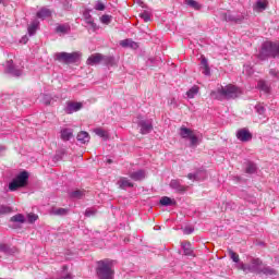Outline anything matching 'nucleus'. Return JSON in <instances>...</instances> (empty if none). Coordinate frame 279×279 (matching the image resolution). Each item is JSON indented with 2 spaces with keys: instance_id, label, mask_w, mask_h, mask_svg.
<instances>
[{
  "instance_id": "nucleus-55",
  "label": "nucleus",
  "mask_w": 279,
  "mask_h": 279,
  "mask_svg": "<svg viewBox=\"0 0 279 279\" xmlns=\"http://www.w3.org/2000/svg\"><path fill=\"white\" fill-rule=\"evenodd\" d=\"M27 38L26 37H23L21 43H26Z\"/></svg>"
},
{
  "instance_id": "nucleus-49",
  "label": "nucleus",
  "mask_w": 279,
  "mask_h": 279,
  "mask_svg": "<svg viewBox=\"0 0 279 279\" xmlns=\"http://www.w3.org/2000/svg\"><path fill=\"white\" fill-rule=\"evenodd\" d=\"M38 220V215L36 214H28L27 215V221L28 223H34Z\"/></svg>"
},
{
  "instance_id": "nucleus-36",
  "label": "nucleus",
  "mask_w": 279,
  "mask_h": 279,
  "mask_svg": "<svg viewBox=\"0 0 279 279\" xmlns=\"http://www.w3.org/2000/svg\"><path fill=\"white\" fill-rule=\"evenodd\" d=\"M257 88L266 94H268L270 90L269 84H267L265 81H258Z\"/></svg>"
},
{
  "instance_id": "nucleus-41",
  "label": "nucleus",
  "mask_w": 279,
  "mask_h": 279,
  "mask_svg": "<svg viewBox=\"0 0 279 279\" xmlns=\"http://www.w3.org/2000/svg\"><path fill=\"white\" fill-rule=\"evenodd\" d=\"M52 101L53 97H51V95L43 94V104H45V106H51Z\"/></svg>"
},
{
  "instance_id": "nucleus-43",
  "label": "nucleus",
  "mask_w": 279,
  "mask_h": 279,
  "mask_svg": "<svg viewBox=\"0 0 279 279\" xmlns=\"http://www.w3.org/2000/svg\"><path fill=\"white\" fill-rule=\"evenodd\" d=\"M62 278L61 279H73V275L71 274H66V271H69V266L64 265L62 267Z\"/></svg>"
},
{
  "instance_id": "nucleus-3",
  "label": "nucleus",
  "mask_w": 279,
  "mask_h": 279,
  "mask_svg": "<svg viewBox=\"0 0 279 279\" xmlns=\"http://www.w3.org/2000/svg\"><path fill=\"white\" fill-rule=\"evenodd\" d=\"M258 60H268V58H279V41H265L262 44Z\"/></svg>"
},
{
  "instance_id": "nucleus-57",
  "label": "nucleus",
  "mask_w": 279,
  "mask_h": 279,
  "mask_svg": "<svg viewBox=\"0 0 279 279\" xmlns=\"http://www.w3.org/2000/svg\"><path fill=\"white\" fill-rule=\"evenodd\" d=\"M173 101H175V99H172V100H171V104H173Z\"/></svg>"
},
{
  "instance_id": "nucleus-13",
  "label": "nucleus",
  "mask_w": 279,
  "mask_h": 279,
  "mask_svg": "<svg viewBox=\"0 0 279 279\" xmlns=\"http://www.w3.org/2000/svg\"><path fill=\"white\" fill-rule=\"evenodd\" d=\"M236 138L242 143H247L252 141V133L247 129H241L236 132Z\"/></svg>"
},
{
  "instance_id": "nucleus-27",
  "label": "nucleus",
  "mask_w": 279,
  "mask_h": 279,
  "mask_svg": "<svg viewBox=\"0 0 279 279\" xmlns=\"http://www.w3.org/2000/svg\"><path fill=\"white\" fill-rule=\"evenodd\" d=\"M61 140L64 142L69 141L70 138H73V129H62L60 131Z\"/></svg>"
},
{
  "instance_id": "nucleus-24",
  "label": "nucleus",
  "mask_w": 279,
  "mask_h": 279,
  "mask_svg": "<svg viewBox=\"0 0 279 279\" xmlns=\"http://www.w3.org/2000/svg\"><path fill=\"white\" fill-rule=\"evenodd\" d=\"M37 19H40L41 21H45V19H49L51 16V10L48 8H41L37 14Z\"/></svg>"
},
{
  "instance_id": "nucleus-30",
  "label": "nucleus",
  "mask_w": 279,
  "mask_h": 279,
  "mask_svg": "<svg viewBox=\"0 0 279 279\" xmlns=\"http://www.w3.org/2000/svg\"><path fill=\"white\" fill-rule=\"evenodd\" d=\"M71 32V27L66 24H61L56 27L57 34H69Z\"/></svg>"
},
{
  "instance_id": "nucleus-9",
  "label": "nucleus",
  "mask_w": 279,
  "mask_h": 279,
  "mask_svg": "<svg viewBox=\"0 0 279 279\" xmlns=\"http://www.w3.org/2000/svg\"><path fill=\"white\" fill-rule=\"evenodd\" d=\"M137 125L140 128L141 134H149L151 130H154V124L151 123V120H141Z\"/></svg>"
},
{
  "instance_id": "nucleus-5",
  "label": "nucleus",
  "mask_w": 279,
  "mask_h": 279,
  "mask_svg": "<svg viewBox=\"0 0 279 279\" xmlns=\"http://www.w3.org/2000/svg\"><path fill=\"white\" fill-rule=\"evenodd\" d=\"M263 260L260 258H252L250 264H239V269L244 274H260Z\"/></svg>"
},
{
  "instance_id": "nucleus-37",
  "label": "nucleus",
  "mask_w": 279,
  "mask_h": 279,
  "mask_svg": "<svg viewBox=\"0 0 279 279\" xmlns=\"http://www.w3.org/2000/svg\"><path fill=\"white\" fill-rule=\"evenodd\" d=\"M38 25H40L38 21L35 20L32 22V24L28 26L29 36H34V34H36V29H38Z\"/></svg>"
},
{
  "instance_id": "nucleus-4",
  "label": "nucleus",
  "mask_w": 279,
  "mask_h": 279,
  "mask_svg": "<svg viewBox=\"0 0 279 279\" xmlns=\"http://www.w3.org/2000/svg\"><path fill=\"white\" fill-rule=\"evenodd\" d=\"M29 182V172L26 170L20 172L10 183L9 190L17 191L19 189L25 187V185Z\"/></svg>"
},
{
  "instance_id": "nucleus-21",
  "label": "nucleus",
  "mask_w": 279,
  "mask_h": 279,
  "mask_svg": "<svg viewBox=\"0 0 279 279\" xmlns=\"http://www.w3.org/2000/svg\"><path fill=\"white\" fill-rule=\"evenodd\" d=\"M119 189H122L125 191V189H132L134 186V183L130 182V180L125 177L120 178L118 181Z\"/></svg>"
},
{
  "instance_id": "nucleus-32",
  "label": "nucleus",
  "mask_w": 279,
  "mask_h": 279,
  "mask_svg": "<svg viewBox=\"0 0 279 279\" xmlns=\"http://www.w3.org/2000/svg\"><path fill=\"white\" fill-rule=\"evenodd\" d=\"M84 195H85V191H82V190H75L70 193V197L72 199H82Z\"/></svg>"
},
{
  "instance_id": "nucleus-2",
  "label": "nucleus",
  "mask_w": 279,
  "mask_h": 279,
  "mask_svg": "<svg viewBox=\"0 0 279 279\" xmlns=\"http://www.w3.org/2000/svg\"><path fill=\"white\" fill-rule=\"evenodd\" d=\"M96 274L99 279H114V260L105 258L96 264Z\"/></svg>"
},
{
  "instance_id": "nucleus-42",
  "label": "nucleus",
  "mask_w": 279,
  "mask_h": 279,
  "mask_svg": "<svg viewBox=\"0 0 279 279\" xmlns=\"http://www.w3.org/2000/svg\"><path fill=\"white\" fill-rule=\"evenodd\" d=\"M64 156H66V149L61 148L54 155V160H62V158H64Z\"/></svg>"
},
{
  "instance_id": "nucleus-53",
  "label": "nucleus",
  "mask_w": 279,
  "mask_h": 279,
  "mask_svg": "<svg viewBox=\"0 0 279 279\" xmlns=\"http://www.w3.org/2000/svg\"><path fill=\"white\" fill-rule=\"evenodd\" d=\"M193 232H194V229L191 228V227H186V228L184 229V234H193Z\"/></svg>"
},
{
  "instance_id": "nucleus-25",
  "label": "nucleus",
  "mask_w": 279,
  "mask_h": 279,
  "mask_svg": "<svg viewBox=\"0 0 279 279\" xmlns=\"http://www.w3.org/2000/svg\"><path fill=\"white\" fill-rule=\"evenodd\" d=\"M229 256L233 263H235L236 269H239V265H244L243 262H241V258H239V254H236L232 248L228 250Z\"/></svg>"
},
{
  "instance_id": "nucleus-45",
  "label": "nucleus",
  "mask_w": 279,
  "mask_h": 279,
  "mask_svg": "<svg viewBox=\"0 0 279 279\" xmlns=\"http://www.w3.org/2000/svg\"><path fill=\"white\" fill-rule=\"evenodd\" d=\"M140 16L143 19L145 23H149V21H151V15L147 11L141 13Z\"/></svg>"
},
{
  "instance_id": "nucleus-20",
  "label": "nucleus",
  "mask_w": 279,
  "mask_h": 279,
  "mask_svg": "<svg viewBox=\"0 0 279 279\" xmlns=\"http://www.w3.org/2000/svg\"><path fill=\"white\" fill-rule=\"evenodd\" d=\"M120 47L124 49H138V44L132 39H123L120 41Z\"/></svg>"
},
{
  "instance_id": "nucleus-35",
  "label": "nucleus",
  "mask_w": 279,
  "mask_h": 279,
  "mask_svg": "<svg viewBox=\"0 0 279 279\" xmlns=\"http://www.w3.org/2000/svg\"><path fill=\"white\" fill-rule=\"evenodd\" d=\"M10 221L12 223H25V216H23V214H16L15 216L11 217Z\"/></svg>"
},
{
  "instance_id": "nucleus-46",
  "label": "nucleus",
  "mask_w": 279,
  "mask_h": 279,
  "mask_svg": "<svg viewBox=\"0 0 279 279\" xmlns=\"http://www.w3.org/2000/svg\"><path fill=\"white\" fill-rule=\"evenodd\" d=\"M9 213H12V208L10 206H0V215H9Z\"/></svg>"
},
{
  "instance_id": "nucleus-1",
  "label": "nucleus",
  "mask_w": 279,
  "mask_h": 279,
  "mask_svg": "<svg viewBox=\"0 0 279 279\" xmlns=\"http://www.w3.org/2000/svg\"><path fill=\"white\" fill-rule=\"evenodd\" d=\"M210 96L214 99H236L241 97V89L234 85L220 86L217 90H213Z\"/></svg>"
},
{
  "instance_id": "nucleus-52",
  "label": "nucleus",
  "mask_w": 279,
  "mask_h": 279,
  "mask_svg": "<svg viewBox=\"0 0 279 279\" xmlns=\"http://www.w3.org/2000/svg\"><path fill=\"white\" fill-rule=\"evenodd\" d=\"M203 69V74L204 75H210V68L207 65V66H204V68H201Z\"/></svg>"
},
{
  "instance_id": "nucleus-12",
  "label": "nucleus",
  "mask_w": 279,
  "mask_h": 279,
  "mask_svg": "<svg viewBox=\"0 0 279 279\" xmlns=\"http://www.w3.org/2000/svg\"><path fill=\"white\" fill-rule=\"evenodd\" d=\"M0 252L7 256H14V254H19V248L10 244L0 243Z\"/></svg>"
},
{
  "instance_id": "nucleus-6",
  "label": "nucleus",
  "mask_w": 279,
  "mask_h": 279,
  "mask_svg": "<svg viewBox=\"0 0 279 279\" xmlns=\"http://www.w3.org/2000/svg\"><path fill=\"white\" fill-rule=\"evenodd\" d=\"M80 58H82L80 52H57L54 54V60L63 62V64H75Z\"/></svg>"
},
{
  "instance_id": "nucleus-56",
  "label": "nucleus",
  "mask_w": 279,
  "mask_h": 279,
  "mask_svg": "<svg viewBox=\"0 0 279 279\" xmlns=\"http://www.w3.org/2000/svg\"><path fill=\"white\" fill-rule=\"evenodd\" d=\"M107 162H108L109 165H112V159H108Z\"/></svg>"
},
{
  "instance_id": "nucleus-48",
  "label": "nucleus",
  "mask_w": 279,
  "mask_h": 279,
  "mask_svg": "<svg viewBox=\"0 0 279 279\" xmlns=\"http://www.w3.org/2000/svg\"><path fill=\"white\" fill-rule=\"evenodd\" d=\"M95 215H97V209L87 208L85 210V217H95Z\"/></svg>"
},
{
  "instance_id": "nucleus-18",
  "label": "nucleus",
  "mask_w": 279,
  "mask_h": 279,
  "mask_svg": "<svg viewBox=\"0 0 279 279\" xmlns=\"http://www.w3.org/2000/svg\"><path fill=\"white\" fill-rule=\"evenodd\" d=\"M130 178L131 180H134V182H141L147 178V172H145V170H137L135 172H131Z\"/></svg>"
},
{
  "instance_id": "nucleus-17",
  "label": "nucleus",
  "mask_w": 279,
  "mask_h": 279,
  "mask_svg": "<svg viewBox=\"0 0 279 279\" xmlns=\"http://www.w3.org/2000/svg\"><path fill=\"white\" fill-rule=\"evenodd\" d=\"M82 110V102H68L65 107L66 114H73V112H77Z\"/></svg>"
},
{
  "instance_id": "nucleus-47",
  "label": "nucleus",
  "mask_w": 279,
  "mask_h": 279,
  "mask_svg": "<svg viewBox=\"0 0 279 279\" xmlns=\"http://www.w3.org/2000/svg\"><path fill=\"white\" fill-rule=\"evenodd\" d=\"M95 10H98V12H104L106 10V4L101 1H97L95 4Z\"/></svg>"
},
{
  "instance_id": "nucleus-22",
  "label": "nucleus",
  "mask_w": 279,
  "mask_h": 279,
  "mask_svg": "<svg viewBox=\"0 0 279 279\" xmlns=\"http://www.w3.org/2000/svg\"><path fill=\"white\" fill-rule=\"evenodd\" d=\"M84 16L86 25L89 26L88 29H92V32H97L98 27L95 21L93 20V16L89 15V13H85Z\"/></svg>"
},
{
  "instance_id": "nucleus-31",
  "label": "nucleus",
  "mask_w": 279,
  "mask_h": 279,
  "mask_svg": "<svg viewBox=\"0 0 279 279\" xmlns=\"http://www.w3.org/2000/svg\"><path fill=\"white\" fill-rule=\"evenodd\" d=\"M159 204L161 206H173V205H175V201L171 199V197H169V196H163L159 201Z\"/></svg>"
},
{
  "instance_id": "nucleus-59",
  "label": "nucleus",
  "mask_w": 279,
  "mask_h": 279,
  "mask_svg": "<svg viewBox=\"0 0 279 279\" xmlns=\"http://www.w3.org/2000/svg\"><path fill=\"white\" fill-rule=\"evenodd\" d=\"M0 279H3V278H0Z\"/></svg>"
},
{
  "instance_id": "nucleus-50",
  "label": "nucleus",
  "mask_w": 279,
  "mask_h": 279,
  "mask_svg": "<svg viewBox=\"0 0 279 279\" xmlns=\"http://www.w3.org/2000/svg\"><path fill=\"white\" fill-rule=\"evenodd\" d=\"M269 73L272 77H276V80H279V71H277L276 69H270Z\"/></svg>"
},
{
  "instance_id": "nucleus-14",
  "label": "nucleus",
  "mask_w": 279,
  "mask_h": 279,
  "mask_svg": "<svg viewBox=\"0 0 279 279\" xmlns=\"http://www.w3.org/2000/svg\"><path fill=\"white\" fill-rule=\"evenodd\" d=\"M104 60V54L101 53H94L88 57L86 64L88 66H97V64L101 63Z\"/></svg>"
},
{
  "instance_id": "nucleus-16",
  "label": "nucleus",
  "mask_w": 279,
  "mask_h": 279,
  "mask_svg": "<svg viewBox=\"0 0 279 279\" xmlns=\"http://www.w3.org/2000/svg\"><path fill=\"white\" fill-rule=\"evenodd\" d=\"M71 213V209L69 208H62V207H53L50 210V215H53L54 217H66Z\"/></svg>"
},
{
  "instance_id": "nucleus-8",
  "label": "nucleus",
  "mask_w": 279,
  "mask_h": 279,
  "mask_svg": "<svg viewBox=\"0 0 279 279\" xmlns=\"http://www.w3.org/2000/svg\"><path fill=\"white\" fill-rule=\"evenodd\" d=\"M206 178H208V173L203 169H198L195 172L187 174V179L193 180V182H202V180H206Z\"/></svg>"
},
{
  "instance_id": "nucleus-11",
  "label": "nucleus",
  "mask_w": 279,
  "mask_h": 279,
  "mask_svg": "<svg viewBox=\"0 0 279 279\" xmlns=\"http://www.w3.org/2000/svg\"><path fill=\"white\" fill-rule=\"evenodd\" d=\"M7 72L13 77H21V75H23V71L16 69V66H14V61L12 60L7 61Z\"/></svg>"
},
{
  "instance_id": "nucleus-39",
  "label": "nucleus",
  "mask_w": 279,
  "mask_h": 279,
  "mask_svg": "<svg viewBox=\"0 0 279 279\" xmlns=\"http://www.w3.org/2000/svg\"><path fill=\"white\" fill-rule=\"evenodd\" d=\"M199 93V87L193 86L186 92L189 99H193Z\"/></svg>"
},
{
  "instance_id": "nucleus-10",
  "label": "nucleus",
  "mask_w": 279,
  "mask_h": 279,
  "mask_svg": "<svg viewBox=\"0 0 279 279\" xmlns=\"http://www.w3.org/2000/svg\"><path fill=\"white\" fill-rule=\"evenodd\" d=\"M219 16L221 21H227L228 23H239L241 21V16H236L232 14V12H220Z\"/></svg>"
},
{
  "instance_id": "nucleus-34",
  "label": "nucleus",
  "mask_w": 279,
  "mask_h": 279,
  "mask_svg": "<svg viewBox=\"0 0 279 279\" xmlns=\"http://www.w3.org/2000/svg\"><path fill=\"white\" fill-rule=\"evenodd\" d=\"M102 62L104 64H106V66H114V64H117L114 61V57L104 56V54H102Z\"/></svg>"
},
{
  "instance_id": "nucleus-26",
  "label": "nucleus",
  "mask_w": 279,
  "mask_h": 279,
  "mask_svg": "<svg viewBox=\"0 0 279 279\" xmlns=\"http://www.w3.org/2000/svg\"><path fill=\"white\" fill-rule=\"evenodd\" d=\"M267 5H269L267 0H257L254 8L256 12H265V10H267Z\"/></svg>"
},
{
  "instance_id": "nucleus-29",
  "label": "nucleus",
  "mask_w": 279,
  "mask_h": 279,
  "mask_svg": "<svg viewBox=\"0 0 279 279\" xmlns=\"http://www.w3.org/2000/svg\"><path fill=\"white\" fill-rule=\"evenodd\" d=\"M94 133L96 136H99L100 138H102L104 141H108L109 135L106 132V130L101 129V128H97L94 130Z\"/></svg>"
},
{
  "instance_id": "nucleus-7",
  "label": "nucleus",
  "mask_w": 279,
  "mask_h": 279,
  "mask_svg": "<svg viewBox=\"0 0 279 279\" xmlns=\"http://www.w3.org/2000/svg\"><path fill=\"white\" fill-rule=\"evenodd\" d=\"M180 136L190 141V147H197L199 145V137L189 128L181 126Z\"/></svg>"
},
{
  "instance_id": "nucleus-58",
  "label": "nucleus",
  "mask_w": 279,
  "mask_h": 279,
  "mask_svg": "<svg viewBox=\"0 0 279 279\" xmlns=\"http://www.w3.org/2000/svg\"><path fill=\"white\" fill-rule=\"evenodd\" d=\"M3 3V0H0V4Z\"/></svg>"
},
{
  "instance_id": "nucleus-19",
  "label": "nucleus",
  "mask_w": 279,
  "mask_h": 279,
  "mask_svg": "<svg viewBox=\"0 0 279 279\" xmlns=\"http://www.w3.org/2000/svg\"><path fill=\"white\" fill-rule=\"evenodd\" d=\"M170 189H173V191H175V193H185L186 192V186L182 185V183H180V180H171Z\"/></svg>"
},
{
  "instance_id": "nucleus-44",
  "label": "nucleus",
  "mask_w": 279,
  "mask_h": 279,
  "mask_svg": "<svg viewBox=\"0 0 279 279\" xmlns=\"http://www.w3.org/2000/svg\"><path fill=\"white\" fill-rule=\"evenodd\" d=\"M100 22L104 23V25H110V23L112 22V15H102L100 17Z\"/></svg>"
},
{
  "instance_id": "nucleus-15",
  "label": "nucleus",
  "mask_w": 279,
  "mask_h": 279,
  "mask_svg": "<svg viewBox=\"0 0 279 279\" xmlns=\"http://www.w3.org/2000/svg\"><path fill=\"white\" fill-rule=\"evenodd\" d=\"M259 274H263L264 276H270L272 278L278 277V270L271 266H267L263 264Z\"/></svg>"
},
{
  "instance_id": "nucleus-54",
  "label": "nucleus",
  "mask_w": 279,
  "mask_h": 279,
  "mask_svg": "<svg viewBox=\"0 0 279 279\" xmlns=\"http://www.w3.org/2000/svg\"><path fill=\"white\" fill-rule=\"evenodd\" d=\"M63 8H64V10H71V4L69 3V1H64L63 2Z\"/></svg>"
},
{
  "instance_id": "nucleus-33",
  "label": "nucleus",
  "mask_w": 279,
  "mask_h": 279,
  "mask_svg": "<svg viewBox=\"0 0 279 279\" xmlns=\"http://www.w3.org/2000/svg\"><path fill=\"white\" fill-rule=\"evenodd\" d=\"M182 250L185 256H193V248H191V242L182 243Z\"/></svg>"
},
{
  "instance_id": "nucleus-51",
  "label": "nucleus",
  "mask_w": 279,
  "mask_h": 279,
  "mask_svg": "<svg viewBox=\"0 0 279 279\" xmlns=\"http://www.w3.org/2000/svg\"><path fill=\"white\" fill-rule=\"evenodd\" d=\"M204 66H208V59H206V57H202L201 60V69H203Z\"/></svg>"
},
{
  "instance_id": "nucleus-23",
  "label": "nucleus",
  "mask_w": 279,
  "mask_h": 279,
  "mask_svg": "<svg viewBox=\"0 0 279 279\" xmlns=\"http://www.w3.org/2000/svg\"><path fill=\"white\" fill-rule=\"evenodd\" d=\"M76 141L81 143L82 145H86L90 141V135L86 131H82L77 134Z\"/></svg>"
},
{
  "instance_id": "nucleus-28",
  "label": "nucleus",
  "mask_w": 279,
  "mask_h": 279,
  "mask_svg": "<svg viewBox=\"0 0 279 279\" xmlns=\"http://www.w3.org/2000/svg\"><path fill=\"white\" fill-rule=\"evenodd\" d=\"M255 112L258 113L259 119H266L265 112H267V109H265V106L263 104H257L255 106Z\"/></svg>"
},
{
  "instance_id": "nucleus-38",
  "label": "nucleus",
  "mask_w": 279,
  "mask_h": 279,
  "mask_svg": "<svg viewBox=\"0 0 279 279\" xmlns=\"http://www.w3.org/2000/svg\"><path fill=\"white\" fill-rule=\"evenodd\" d=\"M256 163L248 161L246 165L245 173H248L250 175L254 174L256 172Z\"/></svg>"
},
{
  "instance_id": "nucleus-40",
  "label": "nucleus",
  "mask_w": 279,
  "mask_h": 279,
  "mask_svg": "<svg viewBox=\"0 0 279 279\" xmlns=\"http://www.w3.org/2000/svg\"><path fill=\"white\" fill-rule=\"evenodd\" d=\"M185 5L193 8V10H199L202 8V5H199V2L195 0H185Z\"/></svg>"
}]
</instances>
